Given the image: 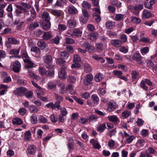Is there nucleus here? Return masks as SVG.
Returning a JSON list of instances; mask_svg holds the SVG:
<instances>
[{
  "label": "nucleus",
  "instance_id": "obj_1",
  "mask_svg": "<svg viewBox=\"0 0 157 157\" xmlns=\"http://www.w3.org/2000/svg\"><path fill=\"white\" fill-rule=\"evenodd\" d=\"M93 79V77L91 74L86 75L83 79V82L85 85H89L91 84Z\"/></svg>",
  "mask_w": 157,
  "mask_h": 157
},
{
  "label": "nucleus",
  "instance_id": "obj_2",
  "mask_svg": "<svg viewBox=\"0 0 157 157\" xmlns=\"http://www.w3.org/2000/svg\"><path fill=\"white\" fill-rule=\"evenodd\" d=\"M82 14L80 18L81 21L84 23H86L89 17L87 11L85 10H82Z\"/></svg>",
  "mask_w": 157,
  "mask_h": 157
},
{
  "label": "nucleus",
  "instance_id": "obj_3",
  "mask_svg": "<svg viewBox=\"0 0 157 157\" xmlns=\"http://www.w3.org/2000/svg\"><path fill=\"white\" fill-rule=\"evenodd\" d=\"M82 32L79 29H74L71 34L73 37H80L82 35Z\"/></svg>",
  "mask_w": 157,
  "mask_h": 157
},
{
  "label": "nucleus",
  "instance_id": "obj_4",
  "mask_svg": "<svg viewBox=\"0 0 157 157\" xmlns=\"http://www.w3.org/2000/svg\"><path fill=\"white\" fill-rule=\"evenodd\" d=\"M21 67V64L18 61H15L13 63L12 68L15 72L18 73L19 72L20 70Z\"/></svg>",
  "mask_w": 157,
  "mask_h": 157
},
{
  "label": "nucleus",
  "instance_id": "obj_5",
  "mask_svg": "<svg viewBox=\"0 0 157 157\" xmlns=\"http://www.w3.org/2000/svg\"><path fill=\"white\" fill-rule=\"evenodd\" d=\"M132 59L136 61H140L138 63L139 64L143 65L144 63V62L141 60L142 56L140 53H134L132 56Z\"/></svg>",
  "mask_w": 157,
  "mask_h": 157
},
{
  "label": "nucleus",
  "instance_id": "obj_6",
  "mask_svg": "<svg viewBox=\"0 0 157 157\" xmlns=\"http://www.w3.org/2000/svg\"><path fill=\"white\" fill-rule=\"evenodd\" d=\"M26 89L23 87L17 88L15 90L16 94L19 96H22L24 95L26 92Z\"/></svg>",
  "mask_w": 157,
  "mask_h": 157
},
{
  "label": "nucleus",
  "instance_id": "obj_7",
  "mask_svg": "<svg viewBox=\"0 0 157 157\" xmlns=\"http://www.w3.org/2000/svg\"><path fill=\"white\" fill-rule=\"evenodd\" d=\"M67 11L68 13L71 15L76 14L78 13L77 9L72 5H70L68 6Z\"/></svg>",
  "mask_w": 157,
  "mask_h": 157
},
{
  "label": "nucleus",
  "instance_id": "obj_8",
  "mask_svg": "<svg viewBox=\"0 0 157 157\" xmlns=\"http://www.w3.org/2000/svg\"><path fill=\"white\" fill-rule=\"evenodd\" d=\"M108 106L107 110L109 112L113 111L116 108V105L113 101H111L108 103Z\"/></svg>",
  "mask_w": 157,
  "mask_h": 157
},
{
  "label": "nucleus",
  "instance_id": "obj_9",
  "mask_svg": "<svg viewBox=\"0 0 157 157\" xmlns=\"http://www.w3.org/2000/svg\"><path fill=\"white\" fill-rule=\"evenodd\" d=\"M155 2V0H147L145 2L144 5L146 8L151 9L152 8V5Z\"/></svg>",
  "mask_w": 157,
  "mask_h": 157
},
{
  "label": "nucleus",
  "instance_id": "obj_10",
  "mask_svg": "<svg viewBox=\"0 0 157 157\" xmlns=\"http://www.w3.org/2000/svg\"><path fill=\"white\" fill-rule=\"evenodd\" d=\"M24 62L26 63L25 65V67L28 69L31 68L35 67V64L32 62L30 59H24Z\"/></svg>",
  "mask_w": 157,
  "mask_h": 157
},
{
  "label": "nucleus",
  "instance_id": "obj_11",
  "mask_svg": "<svg viewBox=\"0 0 157 157\" xmlns=\"http://www.w3.org/2000/svg\"><path fill=\"white\" fill-rule=\"evenodd\" d=\"M156 153V151L153 148L149 147L147 150L145 152L146 157H152L151 154H154Z\"/></svg>",
  "mask_w": 157,
  "mask_h": 157
},
{
  "label": "nucleus",
  "instance_id": "obj_12",
  "mask_svg": "<svg viewBox=\"0 0 157 157\" xmlns=\"http://www.w3.org/2000/svg\"><path fill=\"white\" fill-rule=\"evenodd\" d=\"M76 25V21L73 19H71L69 20L67 23V26L71 28H75Z\"/></svg>",
  "mask_w": 157,
  "mask_h": 157
},
{
  "label": "nucleus",
  "instance_id": "obj_13",
  "mask_svg": "<svg viewBox=\"0 0 157 157\" xmlns=\"http://www.w3.org/2000/svg\"><path fill=\"white\" fill-rule=\"evenodd\" d=\"M111 44L115 47H119L121 46L122 44L120 40L118 39L113 40L111 41Z\"/></svg>",
  "mask_w": 157,
  "mask_h": 157
},
{
  "label": "nucleus",
  "instance_id": "obj_14",
  "mask_svg": "<svg viewBox=\"0 0 157 157\" xmlns=\"http://www.w3.org/2000/svg\"><path fill=\"white\" fill-rule=\"evenodd\" d=\"M42 26L43 29L45 30H48L51 27V23L49 21H43L42 23Z\"/></svg>",
  "mask_w": 157,
  "mask_h": 157
},
{
  "label": "nucleus",
  "instance_id": "obj_15",
  "mask_svg": "<svg viewBox=\"0 0 157 157\" xmlns=\"http://www.w3.org/2000/svg\"><path fill=\"white\" fill-rule=\"evenodd\" d=\"M36 150L35 146L33 145H29L28 147V153L29 155H32L34 154Z\"/></svg>",
  "mask_w": 157,
  "mask_h": 157
},
{
  "label": "nucleus",
  "instance_id": "obj_16",
  "mask_svg": "<svg viewBox=\"0 0 157 157\" xmlns=\"http://www.w3.org/2000/svg\"><path fill=\"white\" fill-rule=\"evenodd\" d=\"M151 16V13L149 11L146 10H143L142 16L143 18H148L150 17Z\"/></svg>",
  "mask_w": 157,
  "mask_h": 157
},
{
  "label": "nucleus",
  "instance_id": "obj_17",
  "mask_svg": "<svg viewBox=\"0 0 157 157\" xmlns=\"http://www.w3.org/2000/svg\"><path fill=\"white\" fill-rule=\"evenodd\" d=\"M98 36L97 32H94L90 33L88 36V38L90 40L94 41L96 40Z\"/></svg>",
  "mask_w": 157,
  "mask_h": 157
},
{
  "label": "nucleus",
  "instance_id": "obj_18",
  "mask_svg": "<svg viewBox=\"0 0 157 157\" xmlns=\"http://www.w3.org/2000/svg\"><path fill=\"white\" fill-rule=\"evenodd\" d=\"M108 120L114 124L117 123L119 121L118 117L115 115H111L108 117Z\"/></svg>",
  "mask_w": 157,
  "mask_h": 157
},
{
  "label": "nucleus",
  "instance_id": "obj_19",
  "mask_svg": "<svg viewBox=\"0 0 157 157\" xmlns=\"http://www.w3.org/2000/svg\"><path fill=\"white\" fill-rule=\"evenodd\" d=\"M15 79L17 80V84L20 85H24L26 84V81L21 79L20 77L18 76H16Z\"/></svg>",
  "mask_w": 157,
  "mask_h": 157
},
{
  "label": "nucleus",
  "instance_id": "obj_20",
  "mask_svg": "<svg viewBox=\"0 0 157 157\" xmlns=\"http://www.w3.org/2000/svg\"><path fill=\"white\" fill-rule=\"evenodd\" d=\"M13 123L14 124L20 125L22 124L23 123V121L21 119L19 118H15L13 119Z\"/></svg>",
  "mask_w": 157,
  "mask_h": 157
},
{
  "label": "nucleus",
  "instance_id": "obj_21",
  "mask_svg": "<svg viewBox=\"0 0 157 157\" xmlns=\"http://www.w3.org/2000/svg\"><path fill=\"white\" fill-rule=\"evenodd\" d=\"M90 143L92 144L94 148L99 149L101 147L98 143L95 141L94 139H92L90 140Z\"/></svg>",
  "mask_w": 157,
  "mask_h": 157
},
{
  "label": "nucleus",
  "instance_id": "obj_22",
  "mask_svg": "<svg viewBox=\"0 0 157 157\" xmlns=\"http://www.w3.org/2000/svg\"><path fill=\"white\" fill-rule=\"evenodd\" d=\"M91 99L94 104H97L99 103V99L97 94L92 95L91 96Z\"/></svg>",
  "mask_w": 157,
  "mask_h": 157
},
{
  "label": "nucleus",
  "instance_id": "obj_23",
  "mask_svg": "<svg viewBox=\"0 0 157 157\" xmlns=\"http://www.w3.org/2000/svg\"><path fill=\"white\" fill-rule=\"evenodd\" d=\"M31 133L30 131H26L24 134V139L25 141H29L31 138Z\"/></svg>",
  "mask_w": 157,
  "mask_h": 157
},
{
  "label": "nucleus",
  "instance_id": "obj_24",
  "mask_svg": "<svg viewBox=\"0 0 157 157\" xmlns=\"http://www.w3.org/2000/svg\"><path fill=\"white\" fill-rule=\"evenodd\" d=\"M28 71L29 73V75L32 78H35L37 80H39L40 79V77L36 75L33 73L32 71L29 70Z\"/></svg>",
  "mask_w": 157,
  "mask_h": 157
},
{
  "label": "nucleus",
  "instance_id": "obj_25",
  "mask_svg": "<svg viewBox=\"0 0 157 157\" xmlns=\"http://www.w3.org/2000/svg\"><path fill=\"white\" fill-rule=\"evenodd\" d=\"M44 62L47 63H50L52 61V57L50 55H46L44 56Z\"/></svg>",
  "mask_w": 157,
  "mask_h": 157
},
{
  "label": "nucleus",
  "instance_id": "obj_26",
  "mask_svg": "<svg viewBox=\"0 0 157 157\" xmlns=\"http://www.w3.org/2000/svg\"><path fill=\"white\" fill-rule=\"evenodd\" d=\"M82 6L86 9H89L91 7V4L86 1H83L82 4Z\"/></svg>",
  "mask_w": 157,
  "mask_h": 157
},
{
  "label": "nucleus",
  "instance_id": "obj_27",
  "mask_svg": "<svg viewBox=\"0 0 157 157\" xmlns=\"http://www.w3.org/2000/svg\"><path fill=\"white\" fill-rule=\"evenodd\" d=\"M114 23L111 21H108L106 22V27L108 29H112L114 26Z\"/></svg>",
  "mask_w": 157,
  "mask_h": 157
},
{
  "label": "nucleus",
  "instance_id": "obj_28",
  "mask_svg": "<svg viewBox=\"0 0 157 157\" xmlns=\"http://www.w3.org/2000/svg\"><path fill=\"white\" fill-rule=\"evenodd\" d=\"M8 40L12 44H17L19 43V41L13 37L9 38Z\"/></svg>",
  "mask_w": 157,
  "mask_h": 157
},
{
  "label": "nucleus",
  "instance_id": "obj_29",
  "mask_svg": "<svg viewBox=\"0 0 157 157\" xmlns=\"http://www.w3.org/2000/svg\"><path fill=\"white\" fill-rule=\"evenodd\" d=\"M141 21V20L139 18L135 17H132L131 22L132 23L138 24L140 23Z\"/></svg>",
  "mask_w": 157,
  "mask_h": 157
},
{
  "label": "nucleus",
  "instance_id": "obj_30",
  "mask_svg": "<svg viewBox=\"0 0 157 157\" xmlns=\"http://www.w3.org/2000/svg\"><path fill=\"white\" fill-rule=\"evenodd\" d=\"M60 55L61 57L65 59H67L69 56V54L65 51L61 52Z\"/></svg>",
  "mask_w": 157,
  "mask_h": 157
},
{
  "label": "nucleus",
  "instance_id": "obj_31",
  "mask_svg": "<svg viewBox=\"0 0 157 157\" xmlns=\"http://www.w3.org/2000/svg\"><path fill=\"white\" fill-rule=\"evenodd\" d=\"M42 18L44 19V21H49L50 20L49 13L47 12H44L43 13Z\"/></svg>",
  "mask_w": 157,
  "mask_h": 157
},
{
  "label": "nucleus",
  "instance_id": "obj_32",
  "mask_svg": "<svg viewBox=\"0 0 157 157\" xmlns=\"http://www.w3.org/2000/svg\"><path fill=\"white\" fill-rule=\"evenodd\" d=\"M38 26L39 25L37 22H33L30 24L29 27V29L30 30L32 31Z\"/></svg>",
  "mask_w": 157,
  "mask_h": 157
},
{
  "label": "nucleus",
  "instance_id": "obj_33",
  "mask_svg": "<svg viewBox=\"0 0 157 157\" xmlns=\"http://www.w3.org/2000/svg\"><path fill=\"white\" fill-rule=\"evenodd\" d=\"M65 72L64 70L61 69L59 73V77L61 79L65 78L66 77Z\"/></svg>",
  "mask_w": 157,
  "mask_h": 157
},
{
  "label": "nucleus",
  "instance_id": "obj_34",
  "mask_svg": "<svg viewBox=\"0 0 157 157\" xmlns=\"http://www.w3.org/2000/svg\"><path fill=\"white\" fill-rule=\"evenodd\" d=\"M102 79V77L100 73L97 74L94 77V79L95 81L97 82H99Z\"/></svg>",
  "mask_w": 157,
  "mask_h": 157
},
{
  "label": "nucleus",
  "instance_id": "obj_35",
  "mask_svg": "<svg viewBox=\"0 0 157 157\" xmlns=\"http://www.w3.org/2000/svg\"><path fill=\"white\" fill-rule=\"evenodd\" d=\"M31 122L33 124H35L37 123V117L36 114H33L31 117Z\"/></svg>",
  "mask_w": 157,
  "mask_h": 157
},
{
  "label": "nucleus",
  "instance_id": "obj_36",
  "mask_svg": "<svg viewBox=\"0 0 157 157\" xmlns=\"http://www.w3.org/2000/svg\"><path fill=\"white\" fill-rule=\"evenodd\" d=\"M84 70L86 72H88L91 71V66L88 63H85L84 64Z\"/></svg>",
  "mask_w": 157,
  "mask_h": 157
},
{
  "label": "nucleus",
  "instance_id": "obj_37",
  "mask_svg": "<svg viewBox=\"0 0 157 157\" xmlns=\"http://www.w3.org/2000/svg\"><path fill=\"white\" fill-rule=\"evenodd\" d=\"M120 41L121 43H124L127 41V38L126 35L124 34H122L120 36Z\"/></svg>",
  "mask_w": 157,
  "mask_h": 157
},
{
  "label": "nucleus",
  "instance_id": "obj_38",
  "mask_svg": "<svg viewBox=\"0 0 157 157\" xmlns=\"http://www.w3.org/2000/svg\"><path fill=\"white\" fill-rule=\"evenodd\" d=\"M29 110L31 112L36 113L39 109L35 105H31L29 108Z\"/></svg>",
  "mask_w": 157,
  "mask_h": 157
},
{
  "label": "nucleus",
  "instance_id": "obj_39",
  "mask_svg": "<svg viewBox=\"0 0 157 157\" xmlns=\"http://www.w3.org/2000/svg\"><path fill=\"white\" fill-rule=\"evenodd\" d=\"M130 114V112L128 110H126L122 113L121 116L123 118H125L128 117Z\"/></svg>",
  "mask_w": 157,
  "mask_h": 157
},
{
  "label": "nucleus",
  "instance_id": "obj_40",
  "mask_svg": "<svg viewBox=\"0 0 157 157\" xmlns=\"http://www.w3.org/2000/svg\"><path fill=\"white\" fill-rule=\"evenodd\" d=\"M56 17H59L61 15V11L59 10H54L51 12Z\"/></svg>",
  "mask_w": 157,
  "mask_h": 157
},
{
  "label": "nucleus",
  "instance_id": "obj_41",
  "mask_svg": "<svg viewBox=\"0 0 157 157\" xmlns=\"http://www.w3.org/2000/svg\"><path fill=\"white\" fill-rule=\"evenodd\" d=\"M106 126L105 123L100 124L97 128L98 130V131L103 132Z\"/></svg>",
  "mask_w": 157,
  "mask_h": 157
},
{
  "label": "nucleus",
  "instance_id": "obj_42",
  "mask_svg": "<svg viewBox=\"0 0 157 157\" xmlns=\"http://www.w3.org/2000/svg\"><path fill=\"white\" fill-rule=\"evenodd\" d=\"M48 87L52 90H55L56 87V85L53 82H51L48 83Z\"/></svg>",
  "mask_w": 157,
  "mask_h": 157
},
{
  "label": "nucleus",
  "instance_id": "obj_43",
  "mask_svg": "<svg viewBox=\"0 0 157 157\" xmlns=\"http://www.w3.org/2000/svg\"><path fill=\"white\" fill-rule=\"evenodd\" d=\"M31 51L35 52L38 55L40 54V51L39 48L36 47H32L31 48Z\"/></svg>",
  "mask_w": 157,
  "mask_h": 157
},
{
  "label": "nucleus",
  "instance_id": "obj_44",
  "mask_svg": "<svg viewBox=\"0 0 157 157\" xmlns=\"http://www.w3.org/2000/svg\"><path fill=\"white\" fill-rule=\"evenodd\" d=\"M81 60V59L79 56L77 54L74 55L73 56V62H79Z\"/></svg>",
  "mask_w": 157,
  "mask_h": 157
},
{
  "label": "nucleus",
  "instance_id": "obj_45",
  "mask_svg": "<svg viewBox=\"0 0 157 157\" xmlns=\"http://www.w3.org/2000/svg\"><path fill=\"white\" fill-rule=\"evenodd\" d=\"M50 119L51 121L53 123H56L58 120V117L56 116L54 114H52L50 116Z\"/></svg>",
  "mask_w": 157,
  "mask_h": 157
},
{
  "label": "nucleus",
  "instance_id": "obj_46",
  "mask_svg": "<svg viewBox=\"0 0 157 157\" xmlns=\"http://www.w3.org/2000/svg\"><path fill=\"white\" fill-rule=\"evenodd\" d=\"M51 37L50 34L48 32H44L43 35V37L44 40H48Z\"/></svg>",
  "mask_w": 157,
  "mask_h": 157
},
{
  "label": "nucleus",
  "instance_id": "obj_47",
  "mask_svg": "<svg viewBox=\"0 0 157 157\" xmlns=\"http://www.w3.org/2000/svg\"><path fill=\"white\" fill-rule=\"evenodd\" d=\"M68 80L70 82L74 83L76 81V78L74 76L69 75Z\"/></svg>",
  "mask_w": 157,
  "mask_h": 157
},
{
  "label": "nucleus",
  "instance_id": "obj_48",
  "mask_svg": "<svg viewBox=\"0 0 157 157\" xmlns=\"http://www.w3.org/2000/svg\"><path fill=\"white\" fill-rule=\"evenodd\" d=\"M87 28L88 31H94L95 30L94 26L91 24H88L87 26Z\"/></svg>",
  "mask_w": 157,
  "mask_h": 157
},
{
  "label": "nucleus",
  "instance_id": "obj_49",
  "mask_svg": "<svg viewBox=\"0 0 157 157\" xmlns=\"http://www.w3.org/2000/svg\"><path fill=\"white\" fill-rule=\"evenodd\" d=\"M51 42L56 44H58L59 43V39L58 36H56L51 40Z\"/></svg>",
  "mask_w": 157,
  "mask_h": 157
},
{
  "label": "nucleus",
  "instance_id": "obj_50",
  "mask_svg": "<svg viewBox=\"0 0 157 157\" xmlns=\"http://www.w3.org/2000/svg\"><path fill=\"white\" fill-rule=\"evenodd\" d=\"M81 96V97L83 98L88 99L90 97V94L88 92H85L82 93Z\"/></svg>",
  "mask_w": 157,
  "mask_h": 157
},
{
  "label": "nucleus",
  "instance_id": "obj_51",
  "mask_svg": "<svg viewBox=\"0 0 157 157\" xmlns=\"http://www.w3.org/2000/svg\"><path fill=\"white\" fill-rule=\"evenodd\" d=\"M54 97L56 100L57 101H60V102L63 100V98L62 97L56 94H54Z\"/></svg>",
  "mask_w": 157,
  "mask_h": 157
},
{
  "label": "nucleus",
  "instance_id": "obj_52",
  "mask_svg": "<svg viewBox=\"0 0 157 157\" xmlns=\"http://www.w3.org/2000/svg\"><path fill=\"white\" fill-rule=\"evenodd\" d=\"M46 72L45 75L47 76L53 77L54 75V72L53 70L46 71Z\"/></svg>",
  "mask_w": 157,
  "mask_h": 157
},
{
  "label": "nucleus",
  "instance_id": "obj_53",
  "mask_svg": "<svg viewBox=\"0 0 157 157\" xmlns=\"http://www.w3.org/2000/svg\"><path fill=\"white\" fill-rule=\"evenodd\" d=\"M93 15L94 16V18L97 22H99L101 20V17L98 14L96 13H94L93 14Z\"/></svg>",
  "mask_w": 157,
  "mask_h": 157
},
{
  "label": "nucleus",
  "instance_id": "obj_54",
  "mask_svg": "<svg viewBox=\"0 0 157 157\" xmlns=\"http://www.w3.org/2000/svg\"><path fill=\"white\" fill-rule=\"evenodd\" d=\"M135 137L134 136L132 135L128 137L125 141L128 144L130 143L134 139Z\"/></svg>",
  "mask_w": 157,
  "mask_h": 157
},
{
  "label": "nucleus",
  "instance_id": "obj_55",
  "mask_svg": "<svg viewBox=\"0 0 157 157\" xmlns=\"http://www.w3.org/2000/svg\"><path fill=\"white\" fill-rule=\"evenodd\" d=\"M38 46L41 49H44L45 47V44L43 41H39L37 43Z\"/></svg>",
  "mask_w": 157,
  "mask_h": 157
},
{
  "label": "nucleus",
  "instance_id": "obj_56",
  "mask_svg": "<svg viewBox=\"0 0 157 157\" xmlns=\"http://www.w3.org/2000/svg\"><path fill=\"white\" fill-rule=\"evenodd\" d=\"M20 52V48L17 49H13L10 51V52L11 54L17 55Z\"/></svg>",
  "mask_w": 157,
  "mask_h": 157
},
{
  "label": "nucleus",
  "instance_id": "obj_57",
  "mask_svg": "<svg viewBox=\"0 0 157 157\" xmlns=\"http://www.w3.org/2000/svg\"><path fill=\"white\" fill-rule=\"evenodd\" d=\"M57 84L58 86L60 88L62 89H64L65 88V85L63 83L59 80L57 81Z\"/></svg>",
  "mask_w": 157,
  "mask_h": 157
},
{
  "label": "nucleus",
  "instance_id": "obj_58",
  "mask_svg": "<svg viewBox=\"0 0 157 157\" xmlns=\"http://www.w3.org/2000/svg\"><path fill=\"white\" fill-rule=\"evenodd\" d=\"M115 145V141L112 140H109L108 142V146L110 147H113Z\"/></svg>",
  "mask_w": 157,
  "mask_h": 157
},
{
  "label": "nucleus",
  "instance_id": "obj_59",
  "mask_svg": "<svg viewBox=\"0 0 157 157\" xmlns=\"http://www.w3.org/2000/svg\"><path fill=\"white\" fill-rule=\"evenodd\" d=\"M21 56L23 58L25 59H30L29 57L27 55V53L25 51L21 52Z\"/></svg>",
  "mask_w": 157,
  "mask_h": 157
},
{
  "label": "nucleus",
  "instance_id": "obj_60",
  "mask_svg": "<svg viewBox=\"0 0 157 157\" xmlns=\"http://www.w3.org/2000/svg\"><path fill=\"white\" fill-rule=\"evenodd\" d=\"M60 101H56L55 102L54 105V109L55 108H57L58 109H60L61 108V106L60 105Z\"/></svg>",
  "mask_w": 157,
  "mask_h": 157
},
{
  "label": "nucleus",
  "instance_id": "obj_61",
  "mask_svg": "<svg viewBox=\"0 0 157 157\" xmlns=\"http://www.w3.org/2000/svg\"><path fill=\"white\" fill-rule=\"evenodd\" d=\"M39 121L40 122L45 123L47 121V119L43 116H40L39 117Z\"/></svg>",
  "mask_w": 157,
  "mask_h": 157
},
{
  "label": "nucleus",
  "instance_id": "obj_62",
  "mask_svg": "<svg viewBox=\"0 0 157 157\" xmlns=\"http://www.w3.org/2000/svg\"><path fill=\"white\" fill-rule=\"evenodd\" d=\"M96 45V48L98 50L102 51L103 50V45L102 44L98 43Z\"/></svg>",
  "mask_w": 157,
  "mask_h": 157
},
{
  "label": "nucleus",
  "instance_id": "obj_63",
  "mask_svg": "<svg viewBox=\"0 0 157 157\" xmlns=\"http://www.w3.org/2000/svg\"><path fill=\"white\" fill-rule=\"evenodd\" d=\"M113 73L114 75L118 76L119 78L121 77V76L122 74V73L121 71L117 70L114 71Z\"/></svg>",
  "mask_w": 157,
  "mask_h": 157
},
{
  "label": "nucleus",
  "instance_id": "obj_64",
  "mask_svg": "<svg viewBox=\"0 0 157 157\" xmlns=\"http://www.w3.org/2000/svg\"><path fill=\"white\" fill-rule=\"evenodd\" d=\"M66 49L70 53H72L74 52L73 48L71 45L67 46L66 47Z\"/></svg>",
  "mask_w": 157,
  "mask_h": 157
}]
</instances>
